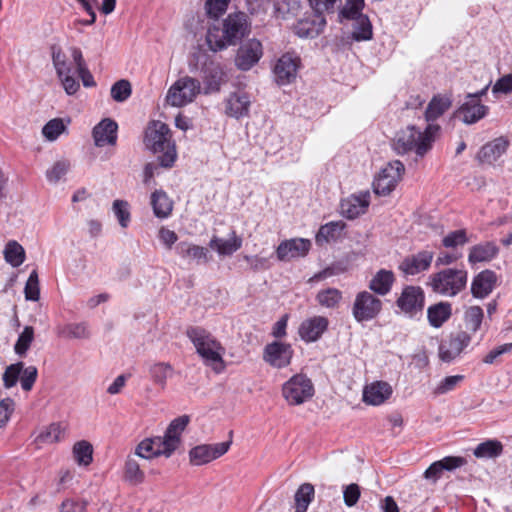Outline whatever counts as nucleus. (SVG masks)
I'll return each instance as SVG.
<instances>
[{"instance_id":"f257e3e1","label":"nucleus","mask_w":512,"mask_h":512,"mask_svg":"<svg viewBox=\"0 0 512 512\" xmlns=\"http://www.w3.org/2000/svg\"><path fill=\"white\" fill-rule=\"evenodd\" d=\"M440 131L441 127L435 123L427 124L423 131L415 125H408L396 133L392 147L398 155L414 152L417 159H422L432 150Z\"/></svg>"},{"instance_id":"f03ea898","label":"nucleus","mask_w":512,"mask_h":512,"mask_svg":"<svg viewBox=\"0 0 512 512\" xmlns=\"http://www.w3.org/2000/svg\"><path fill=\"white\" fill-rule=\"evenodd\" d=\"M144 144L163 168H171L177 159L175 141L169 126L161 121H152L145 130Z\"/></svg>"},{"instance_id":"7ed1b4c3","label":"nucleus","mask_w":512,"mask_h":512,"mask_svg":"<svg viewBox=\"0 0 512 512\" xmlns=\"http://www.w3.org/2000/svg\"><path fill=\"white\" fill-rule=\"evenodd\" d=\"M248 32L246 16L242 12L229 14L223 21L222 35H219L218 28H209L206 41L209 48L214 51H221L230 45H236Z\"/></svg>"},{"instance_id":"20e7f679","label":"nucleus","mask_w":512,"mask_h":512,"mask_svg":"<svg viewBox=\"0 0 512 512\" xmlns=\"http://www.w3.org/2000/svg\"><path fill=\"white\" fill-rule=\"evenodd\" d=\"M467 283L466 269L447 267L430 274L426 286L437 295L453 298L466 289Z\"/></svg>"},{"instance_id":"39448f33","label":"nucleus","mask_w":512,"mask_h":512,"mask_svg":"<svg viewBox=\"0 0 512 512\" xmlns=\"http://www.w3.org/2000/svg\"><path fill=\"white\" fill-rule=\"evenodd\" d=\"M187 337L196 348V352L203 358L207 365L215 363L223 364L222 352L224 348L210 332L201 327H189Z\"/></svg>"},{"instance_id":"423d86ee","label":"nucleus","mask_w":512,"mask_h":512,"mask_svg":"<svg viewBox=\"0 0 512 512\" xmlns=\"http://www.w3.org/2000/svg\"><path fill=\"white\" fill-rule=\"evenodd\" d=\"M202 93L198 79L184 76L176 80L168 89L166 102L173 107H183L192 103Z\"/></svg>"},{"instance_id":"0eeeda50","label":"nucleus","mask_w":512,"mask_h":512,"mask_svg":"<svg viewBox=\"0 0 512 512\" xmlns=\"http://www.w3.org/2000/svg\"><path fill=\"white\" fill-rule=\"evenodd\" d=\"M314 385L307 375L299 373L292 376L282 386V395L289 405H301L314 395Z\"/></svg>"},{"instance_id":"6e6552de","label":"nucleus","mask_w":512,"mask_h":512,"mask_svg":"<svg viewBox=\"0 0 512 512\" xmlns=\"http://www.w3.org/2000/svg\"><path fill=\"white\" fill-rule=\"evenodd\" d=\"M383 307L382 301L369 291H360L356 294L352 315L356 322L363 323L375 319Z\"/></svg>"},{"instance_id":"1a4fd4ad","label":"nucleus","mask_w":512,"mask_h":512,"mask_svg":"<svg viewBox=\"0 0 512 512\" xmlns=\"http://www.w3.org/2000/svg\"><path fill=\"white\" fill-rule=\"evenodd\" d=\"M396 306L409 318L422 315L425 306V292L420 286L407 285L396 300Z\"/></svg>"},{"instance_id":"9d476101","label":"nucleus","mask_w":512,"mask_h":512,"mask_svg":"<svg viewBox=\"0 0 512 512\" xmlns=\"http://www.w3.org/2000/svg\"><path fill=\"white\" fill-rule=\"evenodd\" d=\"M232 441H225L215 444H201L189 451V460L192 465L201 466L207 464L222 455L230 448Z\"/></svg>"},{"instance_id":"9b49d317","label":"nucleus","mask_w":512,"mask_h":512,"mask_svg":"<svg viewBox=\"0 0 512 512\" xmlns=\"http://www.w3.org/2000/svg\"><path fill=\"white\" fill-rule=\"evenodd\" d=\"M404 169L403 163L399 160L388 163L373 181V192H393Z\"/></svg>"},{"instance_id":"f8f14e48","label":"nucleus","mask_w":512,"mask_h":512,"mask_svg":"<svg viewBox=\"0 0 512 512\" xmlns=\"http://www.w3.org/2000/svg\"><path fill=\"white\" fill-rule=\"evenodd\" d=\"M294 351L289 343L273 341L263 349V360L270 366L282 369L290 365Z\"/></svg>"},{"instance_id":"ddd939ff","label":"nucleus","mask_w":512,"mask_h":512,"mask_svg":"<svg viewBox=\"0 0 512 512\" xmlns=\"http://www.w3.org/2000/svg\"><path fill=\"white\" fill-rule=\"evenodd\" d=\"M263 55L259 40L253 38L241 43L235 57V65L241 71H248L256 65Z\"/></svg>"},{"instance_id":"4468645a","label":"nucleus","mask_w":512,"mask_h":512,"mask_svg":"<svg viewBox=\"0 0 512 512\" xmlns=\"http://www.w3.org/2000/svg\"><path fill=\"white\" fill-rule=\"evenodd\" d=\"M301 59L294 52L284 53L274 66L275 80L278 85L290 84L295 80Z\"/></svg>"},{"instance_id":"2eb2a0df","label":"nucleus","mask_w":512,"mask_h":512,"mask_svg":"<svg viewBox=\"0 0 512 512\" xmlns=\"http://www.w3.org/2000/svg\"><path fill=\"white\" fill-rule=\"evenodd\" d=\"M432 250L423 249L406 256L399 265V269L408 276H415L430 269L434 259Z\"/></svg>"},{"instance_id":"dca6fc26","label":"nucleus","mask_w":512,"mask_h":512,"mask_svg":"<svg viewBox=\"0 0 512 512\" xmlns=\"http://www.w3.org/2000/svg\"><path fill=\"white\" fill-rule=\"evenodd\" d=\"M471 336L467 331H458L451 334L449 339L439 346V357L443 362L450 363L468 347Z\"/></svg>"},{"instance_id":"f3484780","label":"nucleus","mask_w":512,"mask_h":512,"mask_svg":"<svg viewBox=\"0 0 512 512\" xmlns=\"http://www.w3.org/2000/svg\"><path fill=\"white\" fill-rule=\"evenodd\" d=\"M476 96H466L465 101L456 110L455 116L464 124L472 125L485 118L489 112V107L482 104L475 98Z\"/></svg>"},{"instance_id":"a211bd4d","label":"nucleus","mask_w":512,"mask_h":512,"mask_svg":"<svg viewBox=\"0 0 512 512\" xmlns=\"http://www.w3.org/2000/svg\"><path fill=\"white\" fill-rule=\"evenodd\" d=\"M510 146V141L506 136L497 137L485 143L478 151L476 160L480 164L494 165L495 162L504 155Z\"/></svg>"},{"instance_id":"6ab92c4d","label":"nucleus","mask_w":512,"mask_h":512,"mask_svg":"<svg viewBox=\"0 0 512 512\" xmlns=\"http://www.w3.org/2000/svg\"><path fill=\"white\" fill-rule=\"evenodd\" d=\"M202 81L204 84V95L218 93L221 86L226 82V73L219 63L210 62L202 68Z\"/></svg>"},{"instance_id":"aec40b11","label":"nucleus","mask_w":512,"mask_h":512,"mask_svg":"<svg viewBox=\"0 0 512 512\" xmlns=\"http://www.w3.org/2000/svg\"><path fill=\"white\" fill-rule=\"evenodd\" d=\"M311 247L308 239L295 238L282 241L277 249L276 256L279 261H289L293 258L304 257Z\"/></svg>"},{"instance_id":"412c9836","label":"nucleus","mask_w":512,"mask_h":512,"mask_svg":"<svg viewBox=\"0 0 512 512\" xmlns=\"http://www.w3.org/2000/svg\"><path fill=\"white\" fill-rule=\"evenodd\" d=\"M370 204V194H350L340 202V213L353 220L364 214Z\"/></svg>"},{"instance_id":"4be33fe9","label":"nucleus","mask_w":512,"mask_h":512,"mask_svg":"<svg viewBox=\"0 0 512 512\" xmlns=\"http://www.w3.org/2000/svg\"><path fill=\"white\" fill-rule=\"evenodd\" d=\"M497 274L490 269H485L476 274L471 282V294L474 298H486L496 287Z\"/></svg>"},{"instance_id":"5701e85b","label":"nucleus","mask_w":512,"mask_h":512,"mask_svg":"<svg viewBox=\"0 0 512 512\" xmlns=\"http://www.w3.org/2000/svg\"><path fill=\"white\" fill-rule=\"evenodd\" d=\"M325 26V16L313 12L311 15L297 21L294 26V32L302 38H315L323 31Z\"/></svg>"},{"instance_id":"b1692460","label":"nucleus","mask_w":512,"mask_h":512,"mask_svg":"<svg viewBox=\"0 0 512 512\" xmlns=\"http://www.w3.org/2000/svg\"><path fill=\"white\" fill-rule=\"evenodd\" d=\"M118 124L115 120L105 118L101 120L92 131L94 143L97 147L115 145L117 141Z\"/></svg>"},{"instance_id":"393cba45","label":"nucleus","mask_w":512,"mask_h":512,"mask_svg":"<svg viewBox=\"0 0 512 512\" xmlns=\"http://www.w3.org/2000/svg\"><path fill=\"white\" fill-rule=\"evenodd\" d=\"M328 324L329 321L324 316L306 319L299 327V335L306 342H315L328 329Z\"/></svg>"},{"instance_id":"a878e982","label":"nucleus","mask_w":512,"mask_h":512,"mask_svg":"<svg viewBox=\"0 0 512 512\" xmlns=\"http://www.w3.org/2000/svg\"><path fill=\"white\" fill-rule=\"evenodd\" d=\"M190 422V416L182 415L173 419L165 431L167 452H175L181 443V435Z\"/></svg>"},{"instance_id":"bb28decb","label":"nucleus","mask_w":512,"mask_h":512,"mask_svg":"<svg viewBox=\"0 0 512 512\" xmlns=\"http://www.w3.org/2000/svg\"><path fill=\"white\" fill-rule=\"evenodd\" d=\"M467 463L466 459L460 456H447L441 460L433 462L424 472V477L433 482L437 481L443 471H452L462 467Z\"/></svg>"},{"instance_id":"cd10ccee","label":"nucleus","mask_w":512,"mask_h":512,"mask_svg":"<svg viewBox=\"0 0 512 512\" xmlns=\"http://www.w3.org/2000/svg\"><path fill=\"white\" fill-rule=\"evenodd\" d=\"M498 254L499 247L494 241H484L470 247L468 263L472 266L477 263H488L495 259Z\"/></svg>"},{"instance_id":"c85d7f7f","label":"nucleus","mask_w":512,"mask_h":512,"mask_svg":"<svg viewBox=\"0 0 512 512\" xmlns=\"http://www.w3.org/2000/svg\"><path fill=\"white\" fill-rule=\"evenodd\" d=\"M250 97L245 92H233L226 99L225 113L236 119L249 115Z\"/></svg>"},{"instance_id":"c756f323","label":"nucleus","mask_w":512,"mask_h":512,"mask_svg":"<svg viewBox=\"0 0 512 512\" xmlns=\"http://www.w3.org/2000/svg\"><path fill=\"white\" fill-rule=\"evenodd\" d=\"M392 394V387L383 381L367 385L363 390V401L370 405L383 404Z\"/></svg>"},{"instance_id":"7c9ffc66","label":"nucleus","mask_w":512,"mask_h":512,"mask_svg":"<svg viewBox=\"0 0 512 512\" xmlns=\"http://www.w3.org/2000/svg\"><path fill=\"white\" fill-rule=\"evenodd\" d=\"M453 315L452 304L448 301H440L427 308V320L431 327L441 328Z\"/></svg>"},{"instance_id":"2f4dec72","label":"nucleus","mask_w":512,"mask_h":512,"mask_svg":"<svg viewBox=\"0 0 512 512\" xmlns=\"http://www.w3.org/2000/svg\"><path fill=\"white\" fill-rule=\"evenodd\" d=\"M395 282V275L391 270L380 269L369 281V289L380 296L387 295Z\"/></svg>"},{"instance_id":"473e14b6","label":"nucleus","mask_w":512,"mask_h":512,"mask_svg":"<svg viewBox=\"0 0 512 512\" xmlns=\"http://www.w3.org/2000/svg\"><path fill=\"white\" fill-rule=\"evenodd\" d=\"M176 253L182 258H190L197 262V264L208 263L211 259L209 250L205 247L190 244L188 242H180L175 247Z\"/></svg>"},{"instance_id":"72a5a7b5","label":"nucleus","mask_w":512,"mask_h":512,"mask_svg":"<svg viewBox=\"0 0 512 512\" xmlns=\"http://www.w3.org/2000/svg\"><path fill=\"white\" fill-rule=\"evenodd\" d=\"M451 103V99L447 96H433L425 110V120L428 124L442 116L450 108Z\"/></svg>"},{"instance_id":"f704fd0d","label":"nucleus","mask_w":512,"mask_h":512,"mask_svg":"<svg viewBox=\"0 0 512 512\" xmlns=\"http://www.w3.org/2000/svg\"><path fill=\"white\" fill-rule=\"evenodd\" d=\"M232 235L229 239L214 236L209 242L210 248L216 250L219 255H232L242 245V240L235 235V232H232Z\"/></svg>"},{"instance_id":"c9c22d12","label":"nucleus","mask_w":512,"mask_h":512,"mask_svg":"<svg viewBox=\"0 0 512 512\" xmlns=\"http://www.w3.org/2000/svg\"><path fill=\"white\" fill-rule=\"evenodd\" d=\"M150 378L153 383L164 389L167 385V379L174 374V368L167 362H156L149 368Z\"/></svg>"},{"instance_id":"e433bc0d","label":"nucleus","mask_w":512,"mask_h":512,"mask_svg":"<svg viewBox=\"0 0 512 512\" xmlns=\"http://www.w3.org/2000/svg\"><path fill=\"white\" fill-rule=\"evenodd\" d=\"M346 224L343 221H331L322 225L316 234V243H328L339 238Z\"/></svg>"},{"instance_id":"4c0bfd02","label":"nucleus","mask_w":512,"mask_h":512,"mask_svg":"<svg viewBox=\"0 0 512 512\" xmlns=\"http://www.w3.org/2000/svg\"><path fill=\"white\" fill-rule=\"evenodd\" d=\"M314 495L315 489L311 483L301 484L294 496L295 512H306L309 504L314 499Z\"/></svg>"},{"instance_id":"58836bf2","label":"nucleus","mask_w":512,"mask_h":512,"mask_svg":"<svg viewBox=\"0 0 512 512\" xmlns=\"http://www.w3.org/2000/svg\"><path fill=\"white\" fill-rule=\"evenodd\" d=\"M503 452V445L498 440H486L477 445L473 454L476 458L491 459L500 456Z\"/></svg>"},{"instance_id":"ea45409f","label":"nucleus","mask_w":512,"mask_h":512,"mask_svg":"<svg viewBox=\"0 0 512 512\" xmlns=\"http://www.w3.org/2000/svg\"><path fill=\"white\" fill-rule=\"evenodd\" d=\"M5 261L12 267H19L25 261V250L15 240H10L3 251Z\"/></svg>"},{"instance_id":"a19ab883","label":"nucleus","mask_w":512,"mask_h":512,"mask_svg":"<svg viewBox=\"0 0 512 512\" xmlns=\"http://www.w3.org/2000/svg\"><path fill=\"white\" fill-rule=\"evenodd\" d=\"M60 337L69 339H86L89 338L90 332L86 322L70 323L57 329Z\"/></svg>"},{"instance_id":"79ce46f5","label":"nucleus","mask_w":512,"mask_h":512,"mask_svg":"<svg viewBox=\"0 0 512 512\" xmlns=\"http://www.w3.org/2000/svg\"><path fill=\"white\" fill-rule=\"evenodd\" d=\"M484 319V311L480 306L468 307L464 312V324L468 331L475 333L480 330Z\"/></svg>"},{"instance_id":"37998d69","label":"nucleus","mask_w":512,"mask_h":512,"mask_svg":"<svg viewBox=\"0 0 512 512\" xmlns=\"http://www.w3.org/2000/svg\"><path fill=\"white\" fill-rule=\"evenodd\" d=\"M151 205L157 218H167L173 209V201L168 194H151Z\"/></svg>"},{"instance_id":"c03bdc74","label":"nucleus","mask_w":512,"mask_h":512,"mask_svg":"<svg viewBox=\"0 0 512 512\" xmlns=\"http://www.w3.org/2000/svg\"><path fill=\"white\" fill-rule=\"evenodd\" d=\"M342 292L337 288H327L320 290L316 295V301L325 308L334 309L338 307L342 300Z\"/></svg>"},{"instance_id":"a18cd8bd","label":"nucleus","mask_w":512,"mask_h":512,"mask_svg":"<svg viewBox=\"0 0 512 512\" xmlns=\"http://www.w3.org/2000/svg\"><path fill=\"white\" fill-rule=\"evenodd\" d=\"M364 8V0H346L345 5L339 10L340 22L344 20H355L361 17Z\"/></svg>"},{"instance_id":"49530a36","label":"nucleus","mask_w":512,"mask_h":512,"mask_svg":"<svg viewBox=\"0 0 512 512\" xmlns=\"http://www.w3.org/2000/svg\"><path fill=\"white\" fill-rule=\"evenodd\" d=\"M354 30L352 32V38L355 41H367L372 38V25L369 18L366 15L354 20Z\"/></svg>"},{"instance_id":"de8ad7c7","label":"nucleus","mask_w":512,"mask_h":512,"mask_svg":"<svg viewBox=\"0 0 512 512\" xmlns=\"http://www.w3.org/2000/svg\"><path fill=\"white\" fill-rule=\"evenodd\" d=\"M62 428L59 423H52L41 431L35 438L37 445L53 444L60 441Z\"/></svg>"},{"instance_id":"09e8293b","label":"nucleus","mask_w":512,"mask_h":512,"mask_svg":"<svg viewBox=\"0 0 512 512\" xmlns=\"http://www.w3.org/2000/svg\"><path fill=\"white\" fill-rule=\"evenodd\" d=\"M73 454L79 465L87 466L93 460V447L85 440L79 441L73 447Z\"/></svg>"},{"instance_id":"8fccbe9b","label":"nucleus","mask_w":512,"mask_h":512,"mask_svg":"<svg viewBox=\"0 0 512 512\" xmlns=\"http://www.w3.org/2000/svg\"><path fill=\"white\" fill-rule=\"evenodd\" d=\"M33 340L34 328L32 326H25L14 345L15 353L20 357H24L29 350Z\"/></svg>"},{"instance_id":"3c124183","label":"nucleus","mask_w":512,"mask_h":512,"mask_svg":"<svg viewBox=\"0 0 512 512\" xmlns=\"http://www.w3.org/2000/svg\"><path fill=\"white\" fill-rule=\"evenodd\" d=\"M111 97L116 102L126 101L132 94V87L128 80L121 79L116 81L111 87Z\"/></svg>"},{"instance_id":"603ef678","label":"nucleus","mask_w":512,"mask_h":512,"mask_svg":"<svg viewBox=\"0 0 512 512\" xmlns=\"http://www.w3.org/2000/svg\"><path fill=\"white\" fill-rule=\"evenodd\" d=\"M24 367V363L19 361L17 363L11 364L6 367L2 379L4 387L10 389L14 387L18 380L20 379V375L22 373Z\"/></svg>"},{"instance_id":"864d4df0","label":"nucleus","mask_w":512,"mask_h":512,"mask_svg":"<svg viewBox=\"0 0 512 512\" xmlns=\"http://www.w3.org/2000/svg\"><path fill=\"white\" fill-rule=\"evenodd\" d=\"M113 212L122 228H127L131 221L130 206L124 200H115L112 206Z\"/></svg>"},{"instance_id":"5fc2aeb1","label":"nucleus","mask_w":512,"mask_h":512,"mask_svg":"<svg viewBox=\"0 0 512 512\" xmlns=\"http://www.w3.org/2000/svg\"><path fill=\"white\" fill-rule=\"evenodd\" d=\"M63 120L55 118L48 121L42 128V134L49 141H55L65 130Z\"/></svg>"},{"instance_id":"6e6d98bb","label":"nucleus","mask_w":512,"mask_h":512,"mask_svg":"<svg viewBox=\"0 0 512 512\" xmlns=\"http://www.w3.org/2000/svg\"><path fill=\"white\" fill-rule=\"evenodd\" d=\"M125 478L133 484H139L144 481V472L140 469L135 459H127L125 463Z\"/></svg>"},{"instance_id":"4d7b16f0","label":"nucleus","mask_w":512,"mask_h":512,"mask_svg":"<svg viewBox=\"0 0 512 512\" xmlns=\"http://www.w3.org/2000/svg\"><path fill=\"white\" fill-rule=\"evenodd\" d=\"M348 270V263L345 261H337L316 273L311 280H323L331 276L345 273Z\"/></svg>"},{"instance_id":"13d9d810","label":"nucleus","mask_w":512,"mask_h":512,"mask_svg":"<svg viewBox=\"0 0 512 512\" xmlns=\"http://www.w3.org/2000/svg\"><path fill=\"white\" fill-rule=\"evenodd\" d=\"M468 242L469 239L465 229L452 231L442 239V245L445 248H456L458 246H463Z\"/></svg>"},{"instance_id":"bf43d9fd","label":"nucleus","mask_w":512,"mask_h":512,"mask_svg":"<svg viewBox=\"0 0 512 512\" xmlns=\"http://www.w3.org/2000/svg\"><path fill=\"white\" fill-rule=\"evenodd\" d=\"M25 298L29 301H38L40 298V288H39V279L38 273L36 270H33L28 280L25 284L24 288Z\"/></svg>"},{"instance_id":"052dcab7","label":"nucleus","mask_w":512,"mask_h":512,"mask_svg":"<svg viewBox=\"0 0 512 512\" xmlns=\"http://www.w3.org/2000/svg\"><path fill=\"white\" fill-rule=\"evenodd\" d=\"M230 0H206L205 9L210 18L218 19L228 7Z\"/></svg>"},{"instance_id":"680f3d73","label":"nucleus","mask_w":512,"mask_h":512,"mask_svg":"<svg viewBox=\"0 0 512 512\" xmlns=\"http://www.w3.org/2000/svg\"><path fill=\"white\" fill-rule=\"evenodd\" d=\"M462 375H453L445 377L434 389L435 395L446 394L456 388V386L463 380Z\"/></svg>"},{"instance_id":"e2e57ef3","label":"nucleus","mask_w":512,"mask_h":512,"mask_svg":"<svg viewBox=\"0 0 512 512\" xmlns=\"http://www.w3.org/2000/svg\"><path fill=\"white\" fill-rule=\"evenodd\" d=\"M38 370L35 366L23 367L20 375L21 387L24 391H30L37 379Z\"/></svg>"},{"instance_id":"0e129e2a","label":"nucleus","mask_w":512,"mask_h":512,"mask_svg":"<svg viewBox=\"0 0 512 512\" xmlns=\"http://www.w3.org/2000/svg\"><path fill=\"white\" fill-rule=\"evenodd\" d=\"M361 495V490L358 484L351 483L343 488V500L346 506L353 507L357 504Z\"/></svg>"},{"instance_id":"69168bd1","label":"nucleus","mask_w":512,"mask_h":512,"mask_svg":"<svg viewBox=\"0 0 512 512\" xmlns=\"http://www.w3.org/2000/svg\"><path fill=\"white\" fill-rule=\"evenodd\" d=\"M70 164L66 160L57 161L51 169L47 170V178L50 182L59 181L69 170Z\"/></svg>"},{"instance_id":"338daca9","label":"nucleus","mask_w":512,"mask_h":512,"mask_svg":"<svg viewBox=\"0 0 512 512\" xmlns=\"http://www.w3.org/2000/svg\"><path fill=\"white\" fill-rule=\"evenodd\" d=\"M493 94L512 93V73L500 77L492 87Z\"/></svg>"},{"instance_id":"774afa93","label":"nucleus","mask_w":512,"mask_h":512,"mask_svg":"<svg viewBox=\"0 0 512 512\" xmlns=\"http://www.w3.org/2000/svg\"><path fill=\"white\" fill-rule=\"evenodd\" d=\"M86 507V501L71 498L61 503L60 512H85Z\"/></svg>"}]
</instances>
